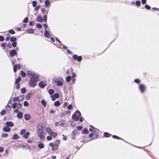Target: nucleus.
I'll list each match as a JSON object with an SVG mask.
<instances>
[{
	"label": "nucleus",
	"instance_id": "a19ab883",
	"mask_svg": "<svg viewBox=\"0 0 159 159\" xmlns=\"http://www.w3.org/2000/svg\"><path fill=\"white\" fill-rule=\"evenodd\" d=\"M6 113V111L5 110H2L0 112V114L2 115H4Z\"/></svg>",
	"mask_w": 159,
	"mask_h": 159
},
{
	"label": "nucleus",
	"instance_id": "2eb2a0df",
	"mask_svg": "<svg viewBox=\"0 0 159 159\" xmlns=\"http://www.w3.org/2000/svg\"><path fill=\"white\" fill-rule=\"evenodd\" d=\"M37 20L38 21H40L41 22H42L43 21V18L42 16H38L37 19Z\"/></svg>",
	"mask_w": 159,
	"mask_h": 159
},
{
	"label": "nucleus",
	"instance_id": "39448f33",
	"mask_svg": "<svg viewBox=\"0 0 159 159\" xmlns=\"http://www.w3.org/2000/svg\"><path fill=\"white\" fill-rule=\"evenodd\" d=\"M139 89L142 92H143L146 89L145 86L143 84H140L139 85Z\"/></svg>",
	"mask_w": 159,
	"mask_h": 159
},
{
	"label": "nucleus",
	"instance_id": "473e14b6",
	"mask_svg": "<svg viewBox=\"0 0 159 159\" xmlns=\"http://www.w3.org/2000/svg\"><path fill=\"white\" fill-rule=\"evenodd\" d=\"M50 134L53 137H55L57 135V134L56 132H52Z\"/></svg>",
	"mask_w": 159,
	"mask_h": 159
},
{
	"label": "nucleus",
	"instance_id": "a18cd8bd",
	"mask_svg": "<svg viewBox=\"0 0 159 159\" xmlns=\"http://www.w3.org/2000/svg\"><path fill=\"white\" fill-rule=\"evenodd\" d=\"M26 92V89L25 88H23L21 89V92L22 93H24Z\"/></svg>",
	"mask_w": 159,
	"mask_h": 159
},
{
	"label": "nucleus",
	"instance_id": "ea45409f",
	"mask_svg": "<svg viewBox=\"0 0 159 159\" xmlns=\"http://www.w3.org/2000/svg\"><path fill=\"white\" fill-rule=\"evenodd\" d=\"M8 32L11 34H14L15 33V32L12 30H9Z\"/></svg>",
	"mask_w": 159,
	"mask_h": 159
},
{
	"label": "nucleus",
	"instance_id": "0e129e2a",
	"mask_svg": "<svg viewBox=\"0 0 159 159\" xmlns=\"http://www.w3.org/2000/svg\"><path fill=\"white\" fill-rule=\"evenodd\" d=\"M134 82L137 84H139L140 82V80L138 79H136L134 80Z\"/></svg>",
	"mask_w": 159,
	"mask_h": 159
},
{
	"label": "nucleus",
	"instance_id": "dca6fc26",
	"mask_svg": "<svg viewBox=\"0 0 159 159\" xmlns=\"http://www.w3.org/2000/svg\"><path fill=\"white\" fill-rule=\"evenodd\" d=\"M26 31L28 33L33 34L34 33V31L32 29H27V30Z\"/></svg>",
	"mask_w": 159,
	"mask_h": 159
},
{
	"label": "nucleus",
	"instance_id": "603ef678",
	"mask_svg": "<svg viewBox=\"0 0 159 159\" xmlns=\"http://www.w3.org/2000/svg\"><path fill=\"white\" fill-rule=\"evenodd\" d=\"M36 27L38 28H41L42 27V25L41 24H37L36 25Z\"/></svg>",
	"mask_w": 159,
	"mask_h": 159
},
{
	"label": "nucleus",
	"instance_id": "4d7b16f0",
	"mask_svg": "<svg viewBox=\"0 0 159 159\" xmlns=\"http://www.w3.org/2000/svg\"><path fill=\"white\" fill-rule=\"evenodd\" d=\"M6 46L9 48H11L12 47V44L10 43H8L7 44Z\"/></svg>",
	"mask_w": 159,
	"mask_h": 159
},
{
	"label": "nucleus",
	"instance_id": "9d476101",
	"mask_svg": "<svg viewBox=\"0 0 159 159\" xmlns=\"http://www.w3.org/2000/svg\"><path fill=\"white\" fill-rule=\"evenodd\" d=\"M6 125L7 126L12 127L14 125V123L11 121L7 122Z\"/></svg>",
	"mask_w": 159,
	"mask_h": 159
},
{
	"label": "nucleus",
	"instance_id": "774afa93",
	"mask_svg": "<svg viewBox=\"0 0 159 159\" xmlns=\"http://www.w3.org/2000/svg\"><path fill=\"white\" fill-rule=\"evenodd\" d=\"M47 139L48 140H50L52 139V137L50 136H48L47 137Z\"/></svg>",
	"mask_w": 159,
	"mask_h": 159
},
{
	"label": "nucleus",
	"instance_id": "1a4fd4ad",
	"mask_svg": "<svg viewBox=\"0 0 159 159\" xmlns=\"http://www.w3.org/2000/svg\"><path fill=\"white\" fill-rule=\"evenodd\" d=\"M3 130L5 132H7L10 131L11 128L7 126L4 127Z\"/></svg>",
	"mask_w": 159,
	"mask_h": 159
},
{
	"label": "nucleus",
	"instance_id": "a211bd4d",
	"mask_svg": "<svg viewBox=\"0 0 159 159\" xmlns=\"http://www.w3.org/2000/svg\"><path fill=\"white\" fill-rule=\"evenodd\" d=\"M38 146L39 148L41 149L44 148V145L43 143H41L38 144Z\"/></svg>",
	"mask_w": 159,
	"mask_h": 159
},
{
	"label": "nucleus",
	"instance_id": "13d9d810",
	"mask_svg": "<svg viewBox=\"0 0 159 159\" xmlns=\"http://www.w3.org/2000/svg\"><path fill=\"white\" fill-rule=\"evenodd\" d=\"M76 128L78 130H80L82 129V127L81 126H77L76 127Z\"/></svg>",
	"mask_w": 159,
	"mask_h": 159
},
{
	"label": "nucleus",
	"instance_id": "7ed1b4c3",
	"mask_svg": "<svg viewBox=\"0 0 159 159\" xmlns=\"http://www.w3.org/2000/svg\"><path fill=\"white\" fill-rule=\"evenodd\" d=\"M27 75L28 76H31L33 77L34 76H39V75L37 74H36L31 71H28L27 72Z\"/></svg>",
	"mask_w": 159,
	"mask_h": 159
},
{
	"label": "nucleus",
	"instance_id": "49530a36",
	"mask_svg": "<svg viewBox=\"0 0 159 159\" xmlns=\"http://www.w3.org/2000/svg\"><path fill=\"white\" fill-rule=\"evenodd\" d=\"M29 25L31 26H33L34 25V21H31L29 22Z\"/></svg>",
	"mask_w": 159,
	"mask_h": 159
},
{
	"label": "nucleus",
	"instance_id": "c03bdc74",
	"mask_svg": "<svg viewBox=\"0 0 159 159\" xmlns=\"http://www.w3.org/2000/svg\"><path fill=\"white\" fill-rule=\"evenodd\" d=\"M6 107L7 110L8 111L10 110L11 109V107L10 106L8 105H7L6 106Z\"/></svg>",
	"mask_w": 159,
	"mask_h": 159
},
{
	"label": "nucleus",
	"instance_id": "bf43d9fd",
	"mask_svg": "<svg viewBox=\"0 0 159 159\" xmlns=\"http://www.w3.org/2000/svg\"><path fill=\"white\" fill-rule=\"evenodd\" d=\"M17 45V42H13L12 46L14 47H15Z\"/></svg>",
	"mask_w": 159,
	"mask_h": 159
},
{
	"label": "nucleus",
	"instance_id": "4be33fe9",
	"mask_svg": "<svg viewBox=\"0 0 159 159\" xmlns=\"http://www.w3.org/2000/svg\"><path fill=\"white\" fill-rule=\"evenodd\" d=\"M54 106L56 107H58L60 105V103L59 101H56L54 103Z\"/></svg>",
	"mask_w": 159,
	"mask_h": 159
},
{
	"label": "nucleus",
	"instance_id": "58836bf2",
	"mask_svg": "<svg viewBox=\"0 0 159 159\" xmlns=\"http://www.w3.org/2000/svg\"><path fill=\"white\" fill-rule=\"evenodd\" d=\"M89 133V131L87 129H84L83 130V133L84 134H87Z\"/></svg>",
	"mask_w": 159,
	"mask_h": 159
},
{
	"label": "nucleus",
	"instance_id": "393cba45",
	"mask_svg": "<svg viewBox=\"0 0 159 159\" xmlns=\"http://www.w3.org/2000/svg\"><path fill=\"white\" fill-rule=\"evenodd\" d=\"M75 114H76L78 115V117H79V116H81V114L80 112L78 110L76 111H75Z\"/></svg>",
	"mask_w": 159,
	"mask_h": 159
},
{
	"label": "nucleus",
	"instance_id": "5fc2aeb1",
	"mask_svg": "<svg viewBox=\"0 0 159 159\" xmlns=\"http://www.w3.org/2000/svg\"><path fill=\"white\" fill-rule=\"evenodd\" d=\"M56 98H58L59 97V95L57 93H55L53 95Z\"/></svg>",
	"mask_w": 159,
	"mask_h": 159
},
{
	"label": "nucleus",
	"instance_id": "f03ea898",
	"mask_svg": "<svg viewBox=\"0 0 159 159\" xmlns=\"http://www.w3.org/2000/svg\"><path fill=\"white\" fill-rule=\"evenodd\" d=\"M39 76H34L31 77L29 81V85L32 87H34L36 85V82L39 81Z\"/></svg>",
	"mask_w": 159,
	"mask_h": 159
},
{
	"label": "nucleus",
	"instance_id": "b1692460",
	"mask_svg": "<svg viewBox=\"0 0 159 159\" xmlns=\"http://www.w3.org/2000/svg\"><path fill=\"white\" fill-rule=\"evenodd\" d=\"M104 135L106 137H108L111 136V134L107 132H105L104 133Z\"/></svg>",
	"mask_w": 159,
	"mask_h": 159
},
{
	"label": "nucleus",
	"instance_id": "680f3d73",
	"mask_svg": "<svg viewBox=\"0 0 159 159\" xmlns=\"http://www.w3.org/2000/svg\"><path fill=\"white\" fill-rule=\"evenodd\" d=\"M44 18V21L45 22H46L47 21V16L46 15H44L43 16Z\"/></svg>",
	"mask_w": 159,
	"mask_h": 159
},
{
	"label": "nucleus",
	"instance_id": "412c9836",
	"mask_svg": "<svg viewBox=\"0 0 159 159\" xmlns=\"http://www.w3.org/2000/svg\"><path fill=\"white\" fill-rule=\"evenodd\" d=\"M17 40L16 38L14 37H12L10 39V41L11 42H16V41Z\"/></svg>",
	"mask_w": 159,
	"mask_h": 159
},
{
	"label": "nucleus",
	"instance_id": "0eeeda50",
	"mask_svg": "<svg viewBox=\"0 0 159 159\" xmlns=\"http://www.w3.org/2000/svg\"><path fill=\"white\" fill-rule=\"evenodd\" d=\"M44 36L45 37L48 38H50L51 37V35L49 33L48 31L46 30L44 31Z\"/></svg>",
	"mask_w": 159,
	"mask_h": 159
},
{
	"label": "nucleus",
	"instance_id": "09e8293b",
	"mask_svg": "<svg viewBox=\"0 0 159 159\" xmlns=\"http://www.w3.org/2000/svg\"><path fill=\"white\" fill-rule=\"evenodd\" d=\"M1 46L2 47V48L3 49H5L6 47V43H2L1 44Z\"/></svg>",
	"mask_w": 159,
	"mask_h": 159
},
{
	"label": "nucleus",
	"instance_id": "3c124183",
	"mask_svg": "<svg viewBox=\"0 0 159 159\" xmlns=\"http://www.w3.org/2000/svg\"><path fill=\"white\" fill-rule=\"evenodd\" d=\"M145 8L147 10H150L151 8V7L150 6L148 5H145Z\"/></svg>",
	"mask_w": 159,
	"mask_h": 159
},
{
	"label": "nucleus",
	"instance_id": "6ab92c4d",
	"mask_svg": "<svg viewBox=\"0 0 159 159\" xmlns=\"http://www.w3.org/2000/svg\"><path fill=\"white\" fill-rule=\"evenodd\" d=\"M41 103L43 105L44 107H46L47 103L44 99H43L41 100Z\"/></svg>",
	"mask_w": 159,
	"mask_h": 159
},
{
	"label": "nucleus",
	"instance_id": "5701e85b",
	"mask_svg": "<svg viewBox=\"0 0 159 159\" xmlns=\"http://www.w3.org/2000/svg\"><path fill=\"white\" fill-rule=\"evenodd\" d=\"M31 97V94L30 93H28L26 96L25 98L27 100L30 99Z\"/></svg>",
	"mask_w": 159,
	"mask_h": 159
},
{
	"label": "nucleus",
	"instance_id": "c85d7f7f",
	"mask_svg": "<svg viewBox=\"0 0 159 159\" xmlns=\"http://www.w3.org/2000/svg\"><path fill=\"white\" fill-rule=\"evenodd\" d=\"M45 6L48 7L50 3V2L48 0H46L45 1Z\"/></svg>",
	"mask_w": 159,
	"mask_h": 159
},
{
	"label": "nucleus",
	"instance_id": "69168bd1",
	"mask_svg": "<svg viewBox=\"0 0 159 159\" xmlns=\"http://www.w3.org/2000/svg\"><path fill=\"white\" fill-rule=\"evenodd\" d=\"M91 127L92 128H90L89 129V130L91 132H95V131L93 130V129H94V128L93 126H91Z\"/></svg>",
	"mask_w": 159,
	"mask_h": 159
},
{
	"label": "nucleus",
	"instance_id": "2f4dec72",
	"mask_svg": "<svg viewBox=\"0 0 159 159\" xmlns=\"http://www.w3.org/2000/svg\"><path fill=\"white\" fill-rule=\"evenodd\" d=\"M48 93L50 94H52L54 93V91L52 89H50L49 90Z\"/></svg>",
	"mask_w": 159,
	"mask_h": 159
},
{
	"label": "nucleus",
	"instance_id": "052dcab7",
	"mask_svg": "<svg viewBox=\"0 0 159 159\" xmlns=\"http://www.w3.org/2000/svg\"><path fill=\"white\" fill-rule=\"evenodd\" d=\"M112 137L113 138L117 139H121L119 137H118L117 136L115 135H113Z\"/></svg>",
	"mask_w": 159,
	"mask_h": 159
},
{
	"label": "nucleus",
	"instance_id": "c9c22d12",
	"mask_svg": "<svg viewBox=\"0 0 159 159\" xmlns=\"http://www.w3.org/2000/svg\"><path fill=\"white\" fill-rule=\"evenodd\" d=\"M17 65H16L14 66L13 67V70L14 72H16V71L17 69Z\"/></svg>",
	"mask_w": 159,
	"mask_h": 159
},
{
	"label": "nucleus",
	"instance_id": "ddd939ff",
	"mask_svg": "<svg viewBox=\"0 0 159 159\" xmlns=\"http://www.w3.org/2000/svg\"><path fill=\"white\" fill-rule=\"evenodd\" d=\"M58 147V145L57 144H54L52 148V150L53 151H55L57 149Z\"/></svg>",
	"mask_w": 159,
	"mask_h": 159
},
{
	"label": "nucleus",
	"instance_id": "423d86ee",
	"mask_svg": "<svg viewBox=\"0 0 159 159\" xmlns=\"http://www.w3.org/2000/svg\"><path fill=\"white\" fill-rule=\"evenodd\" d=\"M16 53L17 52L15 50H11L9 52L10 56L11 57L14 56Z\"/></svg>",
	"mask_w": 159,
	"mask_h": 159
},
{
	"label": "nucleus",
	"instance_id": "de8ad7c7",
	"mask_svg": "<svg viewBox=\"0 0 159 159\" xmlns=\"http://www.w3.org/2000/svg\"><path fill=\"white\" fill-rule=\"evenodd\" d=\"M19 100V97H18L14 98L13 99V102H16V101H18Z\"/></svg>",
	"mask_w": 159,
	"mask_h": 159
},
{
	"label": "nucleus",
	"instance_id": "4468645a",
	"mask_svg": "<svg viewBox=\"0 0 159 159\" xmlns=\"http://www.w3.org/2000/svg\"><path fill=\"white\" fill-rule=\"evenodd\" d=\"M17 117L20 118H21L23 116V113L22 112H18L17 114Z\"/></svg>",
	"mask_w": 159,
	"mask_h": 159
},
{
	"label": "nucleus",
	"instance_id": "f257e3e1",
	"mask_svg": "<svg viewBox=\"0 0 159 159\" xmlns=\"http://www.w3.org/2000/svg\"><path fill=\"white\" fill-rule=\"evenodd\" d=\"M43 124H39L37 127V131L39 137L41 139L43 140L44 138L43 130Z\"/></svg>",
	"mask_w": 159,
	"mask_h": 159
},
{
	"label": "nucleus",
	"instance_id": "338daca9",
	"mask_svg": "<svg viewBox=\"0 0 159 159\" xmlns=\"http://www.w3.org/2000/svg\"><path fill=\"white\" fill-rule=\"evenodd\" d=\"M80 118V120H79L80 122H82L83 121V117L81 116H80L79 117Z\"/></svg>",
	"mask_w": 159,
	"mask_h": 159
},
{
	"label": "nucleus",
	"instance_id": "e433bc0d",
	"mask_svg": "<svg viewBox=\"0 0 159 159\" xmlns=\"http://www.w3.org/2000/svg\"><path fill=\"white\" fill-rule=\"evenodd\" d=\"M37 4V2L36 1H33L32 2V5L34 7H36Z\"/></svg>",
	"mask_w": 159,
	"mask_h": 159
},
{
	"label": "nucleus",
	"instance_id": "6e6d98bb",
	"mask_svg": "<svg viewBox=\"0 0 159 159\" xmlns=\"http://www.w3.org/2000/svg\"><path fill=\"white\" fill-rule=\"evenodd\" d=\"M22 105L20 103H18L17 106V108L19 109L21 108L22 107Z\"/></svg>",
	"mask_w": 159,
	"mask_h": 159
},
{
	"label": "nucleus",
	"instance_id": "37998d69",
	"mask_svg": "<svg viewBox=\"0 0 159 159\" xmlns=\"http://www.w3.org/2000/svg\"><path fill=\"white\" fill-rule=\"evenodd\" d=\"M24 105L25 106L27 107L29 106V103L26 101H25L24 102Z\"/></svg>",
	"mask_w": 159,
	"mask_h": 159
},
{
	"label": "nucleus",
	"instance_id": "79ce46f5",
	"mask_svg": "<svg viewBox=\"0 0 159 159\" xmlns=\"http://www.w3.org/2000/svg\"><path fill=\"white\" fill-rule=\"evenodd\" d=\"M28 21V17H25L23 20V21L24 22L26 23H27Z\"/></svg>",
	"mask_w": 159,
	"mask_h": 159
},
{
	"label": "nucleus",
	"instance_id": "f8f14e48",
	"mask_svg": "<svg viewBox=\"0 0 159 159\" xmlns=\"http://www.w3.org/2000/svg\"><path fill=\"white\" fill-rule=\"evenodd\" d=\"M25 118L26 120H28L31 118L29 114H25Z\"/></svg>",
	"mask_w": 159,
	"mask_h": 159
},
{
	"label": "nucleus",
	"instance_id": "4c0bfd02",
	"mask_svg": "<svg viewBox=\"0 0 159 159\" xmlns=\"http://www.w3.org/2000/svg\"><path fill=\"white\" fill-rule=\"evenodd\" d=\"M21 79L20 77L18 78L15 82L16 84H18L19 82L21 80Z\"/></svg>",
	"mask_w": 159,
	"mask_h": 159
},
{
	"label": "nucleus",
	"instance_id": "aec40b11",
	"mask_svg": "<svg viewBox=\"0 0 159 159\" xmlns=\"http://www.w3.org/2000/svg\"><path fill=\"white\" fill-rule=\"evenodd\" d=\"M19 138V136L16 134H14L13 135V139H17Z\"/></svg>",
	"mask_w": 159,
	"mask_h": 159
},
{
	"label": "nucleus",
	"instance_id": "c756f323",
	"mask_svg": "<svg viewBox=\"0 0 159 159\" xmlns=\"http://www.w3.org/2000/svg\"><path fill=\"white\" fill-rule=\"evenodd\" d=\"M18 103L16 102L12 104V107L13 109H15L16 107H17Z\"/></svg>",
	"mask_w": 159,
	"mask_h": 159
},
{
	"label": "nucleus",
	"instance_id": "f3484780",
	"mask_svg": "<svg viewBox=\"0 0 159 159\" xmlns=\"http://www.w3.org/2000/svg\"><path fill=\"white\" fill-rule=\"evenodd\" d=\"M30 133L28 132H27L23 135V137L25 139H28V136L30 135Z\"/></svg>",
	"mask_w": 159,
	"mask_h": 159
},
{
	"label": "nucleus",
	"instance_id": "e2e57ef3",
	"mask_svg": "<svg viewBox=\"0 0 159 159\" xmlns=\"http://www.w3.org/2000/svg\"><path fill=\"white\" fill-rule=\"evenodd\" d=\"M16 84V89H18L20 88V84L19 83H18V84Z\"/></svg>",
	"mask_w": 159,
	"mask_h": 159
},
{
	"label": "nucleus",
	"instance_id": "20e7f679",
	"mask_svg": "<svg viewBox=\"0 0 159 159\" xmlns=\"http://www.w3.org/2000/svg\"><path fill=\"white\" fill-rule=\"evenodd\" d=\"M73 57L75 60H77L78 61H81L82 59L81 56H78L77 55L75 54L73 55Z\"/></svg>",
	"mask_w": 159,
	"mask_h": 159
},
{
	"label": "nucleus",
	"instance_id": "6e6552de",
	"mask_svg": "<svg viewBox=\"0 0 159 159\" xmlns=\"http://www.w3.org/2000/svg\"><path fill=\"white\" fill-rule=\"evenodd\" d=\"M39 85L41 88H43L46 86V84L43 81L40 82Z\"/></svg>",
	"mask_w": 159,
	"mask_h": 159
},
{
	"label": "nucleus",
	"instance_id": "a878e982",
	"mask_svg": "<svg viewBox=\"0 0 159 159\" xmlns=\"http://www.w3.org/2000/svg\"><path fill=\"white\" fill-rule=\"evenodd\" d=\"M46 130L47 132L50 134L51 133H52V131L51 129L49 128H47L46 129Z\"/></svg>",
	"mask_w": 159,
	"mask_h": 159
},
{
	"label": "nucleus",
	"instance_id": "f704fd0d",
	"mask_svg": "<svg viewBox=\"0 0 159 159\" xmlns=\"http://www.w3.org/2000/svg\"><path fill=\"white\" fill-rule=\"evenodd\" d=\"M71 78V77L70 76H68L66 78V81L67 82H69Z\"/></svg>",
	"mask_w": 159,
	"mask_h": 159
},
{
	"label": "nucleus",
	"instance_id": "bb28decb",
	"mask_svg": "<svg viewBox=\"0 0 159 159\" xmlns=\"http://www.w3.org/2000/svg\"><path fill=\"white\" fill-rule=\"evenodd\" d=\"M56 82H57V85L58 86H62L63 84V82L61 81H59L57 82L56 81Z\"/></svg>",
	"mask_w": 159,
	"mask_h": 159
},
{
	"label": "nucleus",
	"instance_id": "72a5a7b5",
	"mask_svg": "<svg viewBox=\"0 0 159 159\" xmlns=\"http://www.w3.org/2000/svg\"><path fill=\"white\" fill-rule=\"evenodd\" d=\"M26 133V130L25 129H23L21 130L20 132V134L21 135H24V134Z\"/></svg>",
	"mask_w": 159,
	"mask_h": 159
},
{
	"label": "nucleus",
	"instance_id": "8fccbe9b",
	"mask_svg": "<svg viewBox=\"0 0 159 159\" xmlns=\"http://www.w3.org/2000/svg\"><path fill=\"white\" fill-rule=\"evenodd\" d=\"M42 11L43 13H48V11H47L44 8H43L42 9Z\"/></svg>",
	"mask_w": 159,
	"mask_h": 159
},
{
	"label": "nucleus",
	"instance_id": "cd10ccee",
	"mask_svg": "<svg viewBox=\"0 0 159 159\" xmlns=\"http://www.w3.org/2000/svg\"><path fill=\"white\" fill-rule=\"evenodd\" d=\"M21 73L22 77H25L26 75V73L23 72L22 70L21 71Z\"/></svg>",
	"mask_w": 159,
	"mask_h": 159
},
{
	"label": "nucleus",
	"instance_id": "7c9ffc66",
	"mask_svg": "<svg viewBox=\"0 0 159 159\" xmlns=\"http://www.w3.org/2000/svg\"><path fill=\"white\" fill-rule=\"evenodd\" d=\"M135 4L137 6L139 7L141 5L140 2L139 1H136L135 2Z\"/></svg>",
	"mask_w": 159,
	"mask_h": 159
},
{
	"label": "nucleus",
	"instance_id": "864d4df0",
	"mask_svg": "<svg viewBox=\"0 0 159 159\" xmlns=\"http://www.w3.org/2000/svg\"><path fill=\"white\" fill-rule=\"evenodd\" d=\"M8 136V134H3L2 135V137L6 138Z\"/></svg>",
	"mask_w": 159,
	"mask_h": 159
},
{
	"label": "nucleus",
	"instance_id": "9b49d317",
	"mask_svg": "<svg viewBox=\"0 0 159 159\" xmlns=\"http://www.w3.org/2000/svg\"><path fill=\"white\" fill-rule=\"evenodd\" d=\"M72 118L74 120H75L76 121H78V115L76 114H73L72 116Z\"/></svg>",
	"mask_w": 159,
	"mask_h": 159
}]
</instances>
